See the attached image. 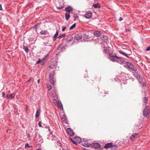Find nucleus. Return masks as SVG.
<instances>
[{"label":"nucleus","instance_id":"nucleus-19","mask_svg":"<svg viewBox=\"0 0 150 150\" xmlns=\"http://www.w3.org/2000/svg\"><path fill=\"white\" fill-rule=\"evenodd\" d=\"M70 17V14L69 12H66L65 15V17L67 21H68Z\"/></svg>","mask_w":150,"mask_h":150},{"label":"nucleus","instance_id":"nucleus-1","mask_svg":"<svg viewBox=\"0 0 150 150\" xmlns=\"http://www.w3.org/2000/svg\"><path fill=\"white\" fill-rule=\"evenodd\" d=\"M69 138L72 142L76 145L80 143L81 142V139L78 137H75L73 138L70 137Z\"/></svg>","mask_w":150,"mask_h":150},{"label":"nucleus","instance_id":"nucleus-5","mask_svg":"<svg viewBox=\"0 0 150 150\" xmlns=\"http://www.w3.org/2000/svg\"><path fill=\"white\" fill-rule=\"evenodd\" d=\"M54 74L51 73L49 75V79L50 82L52 84L54 85L55 81L54 79Z\"/></svg>","mask_w":150,"mask_h":150},{"label":"nucleus","instance_id":"nucleus-12","mask_svg":"<svg viewBox=\"0 0 150 150\" xmlns=\"http://www.w3.org/2000/svg\"><path fill=\"white\" fill-rule=\"evenodd\" d=\"M111 146H113L112 143H109L106 144L105 145L104 147L105 149H108L111 147Z\"/></svg>","mask_w":150,"mask_h":150},{"label":"nucleus","instance_id":"nucleus-48","mask_svg":"<svg viewBox=\"0 0 150 150\" xmlns=\"http://www.w3.org/2000/svg\"><path fill=\"white\" fill-rule=\"evenodd\" d=\"M126 31V32H127V31H130V29H126V30H125Z\"/></svg>","mask_w":150,"mask_h":150},{"label":"nucleus","instance_id":"nucleus-45","mask_svg":"<svg viewBox=\"0 0 150 150\" xmlns=\"http://www.w3.org/2000/svg\"><path fill=\"white\" fill-rule=\"evenodd\" d=\"M0 10H2V6L1 4H0Z\"/></svg>","mask_w":150,"mask_h":150},{"label":"nucleus","instance_id":"nucleus-33","mask_svg":"<svg viewBox=\"0 0 150 150\" xmlns=\"http://www.w3.org/2000/svg\"><path fill=\"white\" fill-rule=\"evenodd\" d=\"M72 39L73 38H69V37L67 38V40L68 41V42H69L72 40Z\"/></svg>","mask_w":150,"mask_h":150},{"label":"nucleus","instance_id":"nucleus-25","mask_svg":"<svg viewBox=\"0 0 150 150\" xmlns=\"http://www.w3.org/2000/svg\"><path fill=\"white\" fill-rule=\"evenodd\" d=\"M143 100L145 104H146L147 102V99L145 97H144L143 98Z\"/></svg>","mask_w":150,"mask_h":150},{"label":"nucleus","instance_id":"nucleus-8","mask_svg":"<svg viewBox=\"0 0 150 150\" xmlns=\"http://www.w3.org/2000/svg\"><path fill=\"white\" fill-rule=\"evenodd\" d=\"M91 147L96 148L98 149L100 147V144L98 143H95L91 144Z\"/></svg>","mask_w":150,"mask_h":150},{"label":"nucleus","instance_id":"nucleus-9","mask_svg":"<svg viewBox=\"0 0 150 150\" xmlns=\"http://www.w3.org/2000/svg\"><path fill=\"white\" fill-rule=\"evenodd\" d=\"M92 13L90 11H88L85 15V17L86 18L89 19L91 18L92 16Z\"/></svg>","mask_w":150,"mask_h":150},{"label":"nucleus","instance_id":"nucleus-47","mask_svg":"<svg viewBox=\"0 0 150 150\" xmlns=\"http://www.w3.org/2000/svg\"><path fill=\"white\" fill-rule=\"evenodd\" d=\"M26 134L27 135L28 137H30V134L28 133H26Z\"/></svg>","mask_w":150,"mask_h":150},{"label":"nucleus","instance_id":"nucleus-46","mask_svg":"<svg viewBox=\"0 0 150 150\" xmlns=\"http://www.w3.org/2000/svg\"><path fill=\"white\" fill-rule=\"evenodd\" d=\"M66 29V27H64V28H63L62 29V31H64Z\"/></svg>","mask_w":150,"mask_h":150},{"label":"nucleus","instance_id":"nucleus-20","mask_svg":"<svg viewBox=\"0 0 150 150\" xmlns=\"http://www.w3.org/2000/svg\"><path fill=\"white\" fill-rule=\"evenodd\" d=\"M93 6L95 8H100V5L98 4H94Z\"/></svg>","mask_w":150,"mask_h":150},{"label":"nucleus","instance_id":"nucleus-34","mask_svg":"<svg viewBox=\"0 0 150 150\" xmlns=\"http://www.w3.org/2000/svg\"><path fill=\"white\" fill-rule=\"evenodd\" d=\"M52 102L54 103H55V104H56L57 103V100L54 99H53V100H52Z\"/></svg>","mask_w":150,"mask_h":150},{"label":"nucleus","instance_id":"nucleus-38","mask_svg":"<svg viewBox=\"0 0 150 150\" xmlns=\"http://www.w3.org/2000/svg\"><path fill=\"white\" fill-rule=\"evenodd\" d=\"M146 51H148L150 50V46H149L147 47L146 49Z\"/></svg>","mask_w":150,"mask_h":150},{"label":"nucleus","instance_id":"nucleus-54","mask_svg":"<svg viewBox=\"0 0 150 150\" xmlns=\"http://www.w3.org/2000/svg\"><path fill=\"white\" fill-rule=\"evenodd\" d=\"M142 128V127H141L139 128Z\"/></svg>","mask_w":150,"mask_h":150},{"label":"nucleus","instance_id":"nucleus-37","mask_svg":"<svg viewBox=\"0 0 150 150\" xmlns=\"http://www.w3.org/2000/svg\"><path fill=\"white\" fill-rule=\"evenodd\" d=\"M67 131H72L71 129L70 128H68L67 129Z\"/></svg>","mask_w":150,"mask_h":150},{"label":"nucleus","instance_id":"nucleus-41","mask_svg":"<svg viewBox=\"0 0 150 150\" xmlns=\"http://www.w3.org/2000/svg\"><path fill=\"white\" fill-rule=\"evenodd\" d=\"M2 95L3 97H4L5 96V94L4 92H3L2 93Z\"/></svg>","mask_w":150,"mask_h":150},{"label":"nucleus","instance_id":"nucleus-36","mask_svg":"<svg viewBox=\"0 0 150 150\" xmlns=\"http://www.w3.org/2000/svg\"><path fill=\"white\" fill-rule=\"evenodd\" d=\"M74 17L75 19H76V18H78V16L76 14H74Z\"/></svg>","mask_w":150,"mask_h":150},{"label":"nucleus","instance_id":"nucleus-17","mask_svg":"<svg viewBox=\"0 0 150 150\" xmlns=\"http://www.w3.org/2000/svg\"><path fill=\"white\" fill-rule=\"evenodd\" d=\"M72 10L73 9L72 8L70 7V6H69L67 7L65 9V10L67 11L68 12H70V11H72Z\"/></svg>","mask_w":150,"mask_h":150},{"label":"nucleus","instance_id":"nucleus-28","mask_svg":"<svg viewBox=\"0 0 150 150\" xmlns=\"http://www.w3.org/2000/svg\"><path fill=\"white\" fill-rule=\"evenodd\" d=\"M58 106L61 109H63L62 104L61 103H59L58 104Z\"/></svg>","mask_w":150,"mask_h":150},{"label":"nucleus","instance_id":"nucleus-51","mask_svg":"<svg viewBox=\"0 0 150 150\" xmlns=\"http://www.w3.org/2000/svg\"><path fill=\"white\" fill-rule=\"evenodd\" d=\"M31 80V79L30 78L29 80H28L27 82H29Z\"/></svg>","mask_w":150,"mask_h":150},{"label":"nucleus","instance_id":"nucleus-15","mask_svg":"<svg viewBox=\"0 0 150 150\" xmlns=\"http://www.w3.org/2000/svg\"><path fill=\"white\" fill-rule=\"evenodd\" d=\"M40 109L39 108L38 109V110L37 111V112H36V115H35V117L36 118H38V117H39V116L40 115Z\"/></svg>","mask_w":150,"mask_h":150},{"label":"nucleus","instance_id":"nucleus-44","mask_svg":"<svg viewBox=\"0 0 150 150\" xmlns=\"http://www.w3.org/2000/svg\"><path fill=\"white\" fill-rule=\"evenodd\" d=\"M122 18L121 17H120L119 18V20L120 21H121L122 20Z\"/></svg>","mask_w":150,"mask_h":150},{"label":"nucleus","instance_id":"nucleus-40","mask_svg":"<svg viewBox=\"0 0 150 150\" xmlns=\"http://www.w3.org/2000/svg\"><path fill=\"white\" fill-rule=\"evenodd\" d=\"M41 60H41L39 59L38 60V61L37 62V64L39 63H40V62L42 63V61Z\"/></svg>","mask_w":150,"mask_h":150},{"label":"nucleus","instance_id":"nucleus-42","mask_svg":"<svg viewBox=\"0 0 150 150\" xmlns=\"http://www.w3.org/2000/svg\"><path fill=\"white\" fill-rule=\"evenodd\" d=\"M41 122H39V123H38V125H39V126L40 127H41Z\"/></svg>","mask_w":150,"mask_h":150},{"label":"nucleus","instance_id":"nucleus-50","mask_svg":"<svg viewBox=\"0 0 150 150\" xmlns=\"http://www.w3.org/2000/svg\"><path fill=\"white\" fill-rule=\"evenodd\" d=\"M40 82V79H38V83H39Z\"/></svg>","mask_w":150,"mask_h":150},{"label":"nucleus","instance_id":"nucleus-43","mask_svg":"<svg viewBox=\"0 0 150 150\" xmlns=\"http://www.w3.org/2000/svg\"><path fill=\"white\" fill-rule=\"evenodd\" d=\"M57 7L59 9H61L63 8L62 6H61V7Z\"/></svg>","mask_w":150,"mask_h":150},{"label":"nucleus","instance_id":"nucleus-30","mask_svg":"<svg viewBox=\"0 0 150 150\" xmlns=\"http://www.w3.org/2000/svg\"><path fill=\"white\" fill-rule=\"evenodd\" d=\"M47 87L48 91H50L52 89L51 86L50 84H48L47 85Z\"/></svg>","mask_w":150,"mask_h":150},{"label":"nucleus","instance_id":"nucleus-6","mask_svg":"<svg viewBox=\"0 0 150 150\" xmlns=\"http://www.w3.org/2000/svg\"><path fill=\"white\" fill-rule=\"evenodd\" d=\"M62 121L63 123L65 124L67 123V121L66 115L65 114H63L61 116Z\"/></svg>","mask_w":150,"mask_h":150},{"label":"nucleus","instance_id":"nucleus-26","mask_svg":"<svg viewBox=\"0 0 150 150\" xmlns=\"http://www.w3.org/2000/svg\"><path fill=\"white\" fill-rule=\"evenodd\" d=\"M15 96V94L14 93H13L9 95L10 98H13Z\"/></svg>","mask_w":150,"mask_h":150},{"label":"nucleus","instance_id":"nucleus-10","mask_svg":"<svg viewBox=\"0 0 150 150\" xmlns=\"http://www.w3.org/2000/svg\"><path fill=\"white\" fill-rule=\"evenodd\" d=\"M82 36L81 34H77L74 37V39L77 40H79L82 39Z\"/></svg>","mask_w":150,"mask_h":150},{"label":"nucleus","instance_id":"nucleus-13","mask_svg":"<svg viewBox=\"0 0 150 150\" xmlns=\"http://www.w3.org/2000/svg\"><path fill=\"white\" fill-rule=\"evenodd\" d=\"M82 145L84 146L88 147L91 146V144L87 143L86 142L82 143Z\"/></svg>","mask_w":150,"mask_h":150},{"label":"nucleus","instance_id":"nucleus-14","mask_svg":"<svg viewBox=\"0 0 150 150\" xmlns=\"http://www.w3.org/2000/svg\"><path fill=\"white\" fill-rule=\"evenodd\" d=\"M48 55L45 56V57H44L43 58H42V59H41V60H42L41 61H42V64H41V65H42L43 64H44V63L47 60V57H48Z\"/></svg>","mask_w":150,"mask_h":150},{"label":"nucleus","instance_id":"nucleus-11","mask_svg":"<svg viewBox=\"0 0 150 150\" xmlns=\"http://www.w3.org/2000/svg\"><path fill=\"white\" fill-rule=\"evenodd\" d=\"M56 66L55 63L54 62H52L50 63V68L52 69H56Z\"/></svg>","mask_w":150,"mask_h":150},{"label":"nucleus","instance_id":"nucleus-24","mask_svg":"<svg viewBox=\"0 0 150 150\" xmlns=\"http://www.w3.org/2000/svg\"><path fill=\"white\" fill-rule=\"evenodd\" d=\"M32 147V146H29V144L28 143H26L25 144V148H29L30 147Z\"/></svg>","mask_w":150,"mask_h":150},{"label":"nucleus","instance_id":"nucleus-35","mask_svg":"<svg viewBox=\"0 0 150 150\" xmlns=\"http://www.w3.org/2000/svg\"><path fill=\"white\" fill-rule=\"evenodd\" d=\"M113 58L111 59V60L112 61H113V62H115V61H116L117 60V58H116L115 59L114 58V57H112Z\"/></svg>","mask_w":150,"mask_h":150},{"label":"nucleus","instance_id":"nucleus-53","mask_svg":"<svg viewBox=\"0 0 150 150\" xmlns=\"http://www.w3.org/2000/svg\"><path fill=\"white\" fill-rule=\"evenodd\" d=\"M36 150H41L40 149H36Z\"/></svg>","mask_w":150,"mask_h":150},{"label":"nucleus","instance_id":"nucleus-29","mask_svg":"<svg viewBox=\"0 0 150 150\" xmlns=\"http://www.w3.org/2000/svg\"><path fill=\"white\" fill-rule=\"evenodd\" d=\"M40 33L43 35H46L47 34V31L45 30H42L40 32Z\"/></svg>","mask_w":150,"mask_h":150},{"label":"nucleus","instance_id":"nucleus-7","mask_svg":"<svg viewBox=\"0 0 150 150\" xmlns=\"http://www.w3.org/2000/svg\"><path fill=\"white\" fill-rule=\"evenodd\" d=\"M149 112V108L148 107L146 106L144 109L143 112V115L144 117H146Z\"/></svg>","mask_w":150,"mask_h":150},{"label":"nucleus","instance_id":"nucleus-23","mask_svg":"<svg viewBox=\"0 0 150 150\" xmlns=\"http://www.w3.org/2000/svg\"><path fill=\"white\" fill-rule=\"evenodd\" d=\"M119 52V53L122 54V55H124L127 57H128V56L127 55V54L125 53V52H123L122 51H121V50H119L118 51Z\"/></svg>","mask_w":150,"mask_h":150},{"label":"nucleus","instance_id":"nucleus-49","mask_svg":"<svg viewBox=\"0 0 150 150\" xmlns=\"http://www.w3.org/2000/svg\"><path fill=\"white\" fill-rule=\"evenodd\" d=\"M6 97L7 98H10V97H9V95H7V96H6Z\"/></svg>","mask_w":150,"mask_h":150},{"label":"nucleus","instance_id":"nucleus-39","mask_svg":"<svg viewBox=\"0 0 150 150\" xmlns=\"http://www.w3.org/2000/svg\"><path fill=\"white\" fill-rule=\"evenodd\" d=\"M51 132L49 134V136L50 137H52L53 135V134H52V132Z\"/></svg>","mask_w":150,"mask_h":150},{"label":"nucleus","instance_id":"nucleus-3","mask_svg":"<svg viewBox=\"0 0 150 150\" xmlns=\"http://www.w3.org/2000/svg\"><path fill=\"white\" fill-rule=\"evenodd\" d=\"M54 145L57 150H63V149L61 146V144L58 141H57L54 143Z\"/></svg>","mask_w":150,"mask_h":150},{"label":"nucleus","instance_id":"nucleus-52","mask_svg":"<svg viewBox=\"0 0 150 150\" xmlns=\"http://www.w3.org/2000/svg\"><path fill=\"white\" fill-rule=\"evenodd\" d=\"M137 125H136L135 126V128L136 129H137Z\"/></svg>","mask_w":150,"mask_h":150},{"label":"nucleus","instance_id":"nucleus-21","mask_svg":"<svg viewBox=\"0 0 150 150\" xmlns=\"http://www.w3.org/2000/svg\"><path fill=\"white\" fill-rule=\"evenodd\" d=\"M58 35V32L57 31L55 35H54V37H53V40L54 41H55L56 39V38L57 37Z\"/></svg>","mask_w":150,"mask_h":150},{"label":"nucleus","instance_id":"nucleus-32","mask_svg":"<svg viewBox=\"0 0 150 150\" xmlns=\"http://www.w3.org/2000/svg\"><path fill=\"white\" fill-rule=\"evenodd\" d=\"M65 36V34H63L61 35H60V36H59L58 38L60 39H61L63 37H64Z\"/></svg>","mask_w":150,"mask_h":150},{"label":"nucleus","instance_id":"nucleus-27","mask_svg":"<svg viewBox=\"0 0 150 150\" xmlns=\"http://www.w3.org/2000/svg\"><path fill=\"white\" fill-rule=\"evenodd\" d=\"M23 49L26 52L28 53V52L29 50L27 47H25L24 46L23 47Z\"/></svg>","mask_w":150,"mask_h":150},{"label":"nucleus","instance_id":"nucleus-31","mask_svg":"<svg viewBox=\"0 0 150 150\" xmlns=\"http://www.w3.org/2000/svg\"><path fill=\"white\" fill-rule=\"evenodd\" d=\"M76 24H74L72 26H71L70 28V30H72L76 26Z\"/></svg>","mask_w":150,"mask_h":150},{"label":"nucleus","instance_id":"nucleus-2","mask_svg":"<svg viewBox=\"0 0 150 150\" xmlns=\"http://www.w3.org/2000/svg\"><path fill=\"white\" fill-rule=\"evenodd\" d=\"M126 65L129 68L131 69L133 71H136L137 69L132 64L129 62L126 63Z\"/></svg>","mask_w":150,"mask_h":150},{"label":"nucleus","instance_id":"nucleus-22","mask_svg":"<svg viewBox=\"0 0 150 150\" xmlns=\"http://www.w3.org/2000/svg\"><path fill=\"white\" fill-rule=\"evenodd\" d=\"M68 134L71 137H73L74 135V132H67Z\"/></svg>","mask_w":150,"mask_h":150},{"label":"nucleus","instance_id":"nucleus-16","mask_svg":"<svg viewBox=\"0 0 150 150\" xmlns=\"http://www.w3.org/2000/svg\"><path fill=\"white\" fill-rule=\"evenodd\" d=\"M94 35L97 37H99L100 35V33L98 31H96L93 33Z\"/></svg>","mask_w":150,"mask_h":150},{"label":"nucleus","instance_id":"nucleus-4","mask_svg":"<svg viewBox=\"0 0 150 150\" xmlns=\"http://www.w3.org/2000/svg\"><path fill=\"white\" fill-rule=\"evenodd\" d=\"M139 137V135L138 133L133 134L130 137V139L132 141H134Z\"/></svg>","mask_w":150,"mask_h":150},{"label":"nucleus","instance_id":"nucleus-18","mask_svg":"<svg viewBox=\"0 0 150 150\" xmlns=\"http://www.w3.org/2000/svg\"><path fill=\"white\" fill-rule=\"evenodd\" d=\"M109 56L111 57H114V58H119L116 56L115 54H113L112 53H109Z\"/></svg>","mask_w":150,"mask_h":150}]
</instances>
